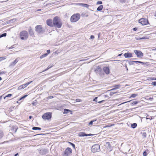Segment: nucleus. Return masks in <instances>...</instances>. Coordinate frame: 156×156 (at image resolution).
<instances>
[{"instance_id": "f257e3e1", "label": "nucleus", "mask_w": 156, "mask_h": 156, "mask_svg": "<svg viewBox=\"0 0 156 156\" xmlns=\"http://www.w3.org/2000/svg\"><path fill=\"white\" fill-rule=\"evenodd\" d=\"M62 25V22L59 17L58 16L55 17L53 20V27L59 28L61 27Z\"/></svg>"}, {"instance_id": "f03ea898", "label": "nucleus", "mask_w": 156, "mask_h": 156, "mask_svg": "<svg viewBox=\"0 0 156 156\" xmlns=\"http://www.w3.org/2000/svg\"><path fill=\"white\" fill-rule=\"evenodd\" d=\"M80 15L79 13H76L73 15L71 17L70 21L72 22H75L80 19Z\"/></svg>"}, {"instance_id": "7ed1b4c3", "label": "nucleus", "mask_w": 156, "mask_h": 156, "mask_svg": "<svg viewBox=\"0 0 156 156\" xmlns=\"http://www.w3.org/2000/svg\"><path fill=\"white\" fill-rule=\"evenodd\" d=\"M20 36L21 39L26 40L28 38V34L27 31L24 30L20 33Z\"/></svg>"}, {"instance_id": "20e7f679", "label": "nucleus", "mask_w": 156, "mask_h": 156, "mask_svg": "<svg viewBox=\"0 0 156 156\" xmlns=\"http://www.w3.org/2000/svg\"><path fill=\"white\" fill-rule=\"evenodd\" d=\"M35 30L38 34H42L44 32L42 28V26L41 25H37L35 27Z\"/></svg>"}, {"instance_id": "39448f33", "label": "nucleus", "mask_w": 156, "mask_h": 156, "mask_svg": "<svg viewBox=\"0 0 156 156\" xmlns=\"http://www.w3.org/2000/svg\"><path fill=\"white\" fill-rule=\"evenodd\" d=\"M100 151V145L98 144L93 145L91 147V151L93 153L99 152Z\"/></svg>"}, {"instance_id": "423d86ee", "label": "nucleus", "mask_w": 156, "mask_h": 156, "mask_svg": "<svg viewBox=\"0 0 156 156\" xmlns=\"http://www.w3.org/2000/svg\"><path fill=\"white\" fill-rule=\"evenodd\" d=\"M51 117V113L47 112L44 113L42 116V118L44 120H49Z\"/></svg>"}, {"instance_id": "0eeeda50", "label": "nucleus", "mask_w": 156, "mask_h": 156, "mask_svg": "<svg viewBox=\"0 0 156 156\" xmlns=\"http://www.w3.org/2000/svg\"><path fill=\"white\" fill-rule=\"evenodd\" d=\"M72 151L69 147L67 148L64 151L63 156H68L71 154Z\"/></svg>"}, {"instance_id": "6e6552de", "label": "nucleus", "mask_w": 156, "mask_h": 156, "mask_svg": "<svg viewBox=\"0 0 156 156\" xmlns=\"http://www.w3.org/2000/svg\"><path fill=\"white\" fill-rule=\"evenodd\" d=\"M139 22L142 25H147L148 23L147 19L145 18H142L139 20Z\"/></svg>"}, {"instance_id": "1a4fd4ad", "label": "nucleus", "mask_w": 156, "mask_h": 156, "mask_svg": "<svg viewBox=\"0 0 156 156\" xmlns=\"http://www.w3.org/2000/svg\"><path fill=\"white\" fill-rule=\"evenodd\" d=\"M134 52L136 55H137V57L141 58L143 56V53L141 51L136 50H134Z\"/></svg>"}, {"instance_id": "9d476101", "label": "nucleus", "mask_w": 156, "mask_h": 156, "mask_svg": "<svg viewBox=\"0 0 156 156\" xmlns=\"http://www.w3.org/2000/svg\"><path fill=\"white\" fill-rule=\"evenodd\" d=\"M47 24L48 25L51 27H53V22L52 20L50 19H48L47 20Z\"/></svg>"}, {"instance_id": "9b49d317", "label": "nucleus", "mask_w": 156, "mask_h": 156, "mask_svg": "<svg viewBox=\"0 0 156 156\" xmlns=\"http://www.w3.org/2000/svg\"><path fill=\"white\" fill-rule=\"evenodd\" d=\"M79 136L80 137H83L84 136H90L92 135L91 134H87L84 132H80L79 133Z\"/></svg>"}, {"instance_id": "f8f14e48", "label": "nucleus", "mask_w": 156, "mask_h": 156, "mask_svg": "<svg viewBox=\"0 0 156 156\" xmlns=\"http://www.w3.org/2000/svg\"><path fill=\"white\" fill-rule=\"evenodd\" d=\"M124 56L126 58H130L133 57L132 54L129 52L125 53L124 54Z\"/></svg>"}, {"instance_id": "ddd939ff", "label": "nucleus", "mask_w": 156, "mask_h": 156, "mask_svg": "<svg viewBox=\"0 0 156 156\" xmlns=\"http://www.w3.org/2000/svg\"><path fill=\"white\" fill-rule=\"evenodd\" d=\"M103 70L104 72L107 74H108L109 73V69L108 67H104L103 68Z\"/></svg>"}, {"instance_id": "4468645a", "label": "nucleus", "mask_w": 156, "mask_h": 156, "mask_svg": "<svg viewBox=\"0 0 156 156\" xmlns=\"http://www.w3.org/2000/svg\"><path fill=\"white\" fill-rule=\"evenodd\" d=\"M18 60L17 58H16L13 62L10 63V66H14L18 62Z\"/></svg>"}, {"instance_id": "2eb2a0df", "label": "nucleus", "mask_w": 156, "mask_h": 156, "mask_svg": "<svg viewBox=\"0 0 156 156\" xmlns=\"http://www.w3.org/2000/svg\"><path fill=\"white\" fill-rule=\"evenodd\" d=\"M95 71L96 73H98H98L100 75L102 73V70L101 69V68L98 67L95 70Z\"/></svg>"}, {"instance_id": "dca6fc26", "label": "nucleus", "mask_w": 156, "mask_h": 156, "mask_svg": "<svg viewBox=\"0 0 156 156\" xmlns=\"http://www.w3.org/2000/svg\"><path fill=\"white\" fill-rule=\"evenodd\" d=\"M78 4L82 7H85L87 8H88L89 5L87 4L84 3H78Z\"/></svg>"}, {"instance_id": "f3484780", "label": "nucleus", "mask_w": 156, "mask_h": 156, "mask_svg": "<svg viewBox=\"0 0 156 156\" xmlns=\"http://www.w3.org/2000/svg\"><path fill=\"white\" fill-rule=\"evenodd\" d=\"M29 33L31 36L32 37L34 36V34L33 31L32 30L31 28L30 27L28 30Z\"/></svg>"}, {"instance_id": "a211bd4d", "label": "nucleus", "mask_w": 156, "mask_h": 156, "mask_svg": "<svg viewBox=\"0 0 156 156\" xmlns=\"http://www.w3.org/2000/svg\"><path fill=\"white\" fill-rule=\"evenodd\" d=\"M120 86V85H116L114 86V88L111 89L110 90L112 91L116 89H119V88Z\"/></svg>"}, {"instance_id": "6ab92c4d", "label": "nucleus", "mask_w": 156, "mask_h": 156, "mask_svg": "<svg viewBox=\"0 0 156 156\" xmlns=\"http://www.w3.org/2000/svg\"><path fill=\"white\" fill-rule=\"evenodd\" d=\"M98 99L97 97H96L94 99L93 101H96V102H98V103H102L104 102L105 101V100H102L100 101H98L97 100V99Z\"/></svg>"}, {"instance_id": "aec40b11", "label": "nucleus", "mask_w": 156, "mask_h": 156, "mask_svg": "<svg viewBox=\"0 0 156 156\" xmlns=\"http://www.w3.org/2000/svg\"><path fill=\"white\" fill-rule=\"evenodd\" d=\"M147 38V37H135V39L136 40L144 39H146Z\"/></svg>"}, {"instance_id": "412c9836", "label": "nucleus", "mask_w": 156, "mask_h": 156, "mask_svg": "<svg viewBox=\"0 0 156 156\" xmlns=\"http://www.w3.org/2000/svg\"><path fill=\"white\" fill-rule=\"evenodd\" d=\"M81 16L82 17H87L88 16L87 12H83L81 14Z\"/></svg>"}, {"instance_id": "4be33fe9", "label": "nucleus", "mask_w": 156, "mask_h": 156, "mask_svg": "<svg viewBox=\"0 0 156 156\" xmlns=\"http://www.w3.org/2000/svg\"><path fill=\"white\" fill-rule=\"evenodd\" d=\"M103 8V5H100L97 8V10L98 11H101Z\"/></svg>"}, {"instance_id": "5701e85b", "label": "nucleus", "mask_w": 156, "mask_h": 156, "mask_svg": "<svg viewBox=\"0 0 156 156\" xmlns=\"http://www.w3.org/2000/svg\"><path fill=\"white\" fill-rule=\"evenodd\" d=\"M32 129L33 130H41V128L39 127H33L32 128Z\"/></svg>"}, {"instance_id": "b1692460", "label": "nucleus", "mask_w": 156, "mask_h": 156, "mask_svg": "<svg viewBox=\"0 0 156 156\" xmlns=\"http://www.w3.org/2000/svg\"><path fill=\"white\" fill-rule=\"evenodd\" d=\"M137 126V124L136 123H133V124H131V127L133 128H135Z\"/></svg>"}, {"instance_id": "393cba45", "label": "nucleus", "mask_w": 156, "mask_h": 156, "mask_svg": "<svg viewBox=\"0 0 156 156\" xmlns=\"http://www.w3.org/2000/svg\"><path fill=\"white\" fill-rule=\"evenodd\" d=\"M48 55V54L45 53V54H43V55H41V56L40 58L41 59H42L45 57H46Z\"/></svg>"}, {"instance_id": "a878e982", "label": "nucleus", "mask_w": 156, "mask_h": 156, "mask_svg": "<svg viewBox=\"0 0 156 156\" xmlns=\"http://www.w3.org/2000/svg\"><path fill=\"white\" fill-rule=\"evenodd\" d=\"M25 87L24 86L23 84L20 86H19L18 87V90H20L22 89H23Z\"/></svg>"}, {"instance_id": "bb28decb", "label": "nucleus", "mask_w": 156, "mask_h": 156, "mask_svg": "<svg viewBox=\"0 0 156 156\" xmlns=\"http://www.w3.org/2000/svg\"><path fill=\"white\" fill-rule=\"evenodd\" d=\"M70 111L69 110L67 109H64V114H67L69 112H70Z\"/></svg>"}, {"instance_id": "cd10ccee", "label": "nucleus", "mask_w": 156, "mask_h": 156, "mask_svg": "<svg viewBox=\"0 0 156 156\" xmlns=\"http://www.w3.org/2000/svg\"><path fill=\"white\" fill-rule=\"evenodd\" d=\"M96 121V119H95V120H92L91 121H90L89 123L88 124V126H90V125H91L93 124V122H95Z\"/></svg>"}, {"instance_id": "c85d7f7f", "label": "nucleus", "mask_w": 156, "mask_h": 156, "mask_svg": "<svg viewBox=\"0 0 156 156\" xmlns=\"http://www.w3.org/2000/svg\"><path fill=\"white\" fill-rule=\"evenodd\" d=\"M134 61H129L128 62V63L130 65L134 64Z\"/></svg>"}, {"instance_id": "c756f323", "label": "nucleus", "mask_w": 156, "mask_h": 156, "mask_svg": "<svg viewBox=\"0 0 156 156\" xmlns=\"http://www.w3.org/2000/svg\"><path fill=\"white\" fill-rule=\"evenodd\" d=\"M6 35V33L2 34L0 35V38L3 37H5Z\"/></svg>"}, {"instance_id": "7c9ffc66", "label": "nucleus", "mask_w": 156, "mask_h": 156, "mask_svg": "<svg viewBox=\"0 0 156 156\" xmlns=\"http://www.w3.org/2000/svg\"><path fill=\"white\" fill-rule=\"evenodd\" d=\"M52 67V66H48V67L47 68V69H45V70H43L42 72H44V71L48 70V69H49L51 68Z\"/></svg>"}, {"instance_id": "2f4dec72", "label": "nucleus", "mask_w": 156, "mask_h": 156, "mask_svg": "<svg viewBox=\"0 0 156 156\" xmlns=\"http://www.w3.org/2000/svg\"><path fill=\"white\" fill-rule=\"evenodd\" d=\"M68 142L70 144V145L72 146L74 148H75V145L74 144L69 142Z\"/></svg>"}, {"instance_id": "473e14b6", "label": "nucleus", "mask_w": 156, "mask_h": 156, "mask_svg": "<svg viewBox=\"0 0 156 156\" xmlns=\"http://www.w3.org/2000/svg\"><path fill=\"white\" fill-rule=\"evenodd\" d=\"M134 63H141V64H144V62H140V61H134Z\"/></svg>"}, {"instance_id": "72a5a7b5", "label": "nucleus", "mask_w": 156, "mask_h": 156, "mask_svg": "<svg viewBox=\"0 0 156 156\" xmlns=\"http://www.w3.org/2000/svg\"><path fill=\"white\" fill-rule=\"evenodd\" d=\"M148 80H156V78L154 79V77H149L148 78Z\"/></svg>"}, {"instance_id": "f704fd0d", "label": "nucleus", "mask_w": 156, "mask_h": 156, "mask_svg": "<svg viewBox=\"0 0 156 156\" xmlns=\"http://www.w3.org/2000/svg\"><path fill=\"white\" fill-rule=\"evenodd\" d=\"M137 96V94H132L131 96L130 97H132V98H134L135 97H136Z\"/></svg>"}, {"instance_id": "c9c22d12", "label": "nucleus", "mask_w": 156, "mask_h": 156, "mask_svg": "<svg viewBox=\"0 0 156 156\" xmlns=\"http://www.w3.org/2000/svg\"><path fill=\"white\" fill-rule=\"evenodd\" d=\"M3 136V132L0 131V139L2 138Z\"/></svg>"}, {"instance_id": "e433bc0d", "label": "nucleus", "mask_w": 156, "mask_h": 156, "mask_svg": "<svg viewBox=\"0 0 156 156\" xmlns=\"http://www.w3.org/2000/svg\"><path fill=\"white\" fill-rule=\"evenodd\" d=\"M142 136L144 138H145L147 136V133L145 132H144L142 133Z\"/></svg>"}, {"instance_id": "4c0bfd02", "label": "nucleus", "mask_w": 156, "mask_h": 156, "mask_svg": "<svg viewBox=\"0 0 156 156\" xmlns=\"http://www.w3.org/2000/svg\"><path fill=\"white\" fill-rule=\"evenodd\" d=\"M27 96V95H24V96H23V97H22L20 99H19V101H20V100H22V99H23L24 98H25Z\"/></svg>"}, {"instance_id": "58836bf2", "label": "nucleus", "mask_w": 156, "mask_h": 156, "mask_svg": "<svg viewBox=\"0 0 156 156\" xmlns=\"http://www.w3.org/2000/svg\"><path fill=\"white\" fill-rule=\"evenodd\" d=\"M138 103V102H137L136 101H133L132 103V105H136Z\"/></svg>"}, {"instance_id": "ea45409f", "label": "nucleus", "mask_w": 156, "mask_h": 156, "mask_svg": "<svg viewBox=\"0 0 156 156\" xmlns=\"http://www.w3.org/2000/svg\"><path fill=\"white\" fill-rule=\"evenodd\" d=\"M102 1H98L97 2V3H96V4L98 5H99V4H102Z\"/></svg>"}, {"instance_id": "a19ab883", "label": "nucleus", "mask_w": 156, "mask_h": 156, "mask_svg": "<svg viewBox=\"0 0 156 156\" xmlns=\"http://www.w3.org/2000/svg\"><path fill=\"white\" fill-rule=\"evenodd\" d=\"M147 155V152L146 151H144L143 153V156H146Z\"/></svg>"}, {"instance_id": "79ce46f5", "label": "nucleus", "mask_w": 156, "mask_h": 156, "mask_svg": "<svg viewBox=\"0 0 156 156\" xmlns=\"http://www.w3.org/2000/svg\"><path fill=\"white\" fill-rule=\"evenodd\" d=\"M32 104L34 105H36L37 104V102L36 101H33L32 102Z\"/></svg>"}, {"instance_id": "37998d69", "label": "nucleus", "mask_w": 156, "mask_h": 156, "mask_svg": "<svg viewBox=\"0 0 156 156\" xmlns=\"http://www.w3.org/2000/svg\"><path fill=\"white\" fill-rule=\"evenodd\" d=\"M151 84L153 85V86H156V82H153L151 83Z\"/></svg>"}, {"instance_id": "c03bdc74", "label": "nucleus", "mask_w": 156, "mask_h": 156, "mask_svg": "<svg viewBox=\"0 0 156 156\" xmlns=\"http://www.w3.org/2000/svg\"><path fill=\"white\" fill-rule=\"evenodd\" d=\"M107 143L108 144V146L109 147V148L110 149H111V145L110 143L109 142H107Z\"/></svg>"}, {"instance_id": "a18cd8bd", "label": "nucleus", "mask_w": 156, "mask_h": 156, "mask_svg": "<svg viewBox=\"0 0 156 156\" xmlns=\"http://www.w3.org/2000/svg\"><path fill=\"white\" fill-rule=\"evenodd\" d=\"M116 92H113V91H111L110 93V94L112 95L116 93Z\"/></svg>"}, {"instance_id": "49530a36", "label": "nucleus", "mask_w": 156, "mask_h": 156, "mask_svg": "<svg viewBox=\"0 0 156 156\" xmlns=\"http://www.w3.org/2000/svg\"><path fill=\"white\" fill-rule=\"evenodd\" d=\"M12 95L11 94H8L7 95H6L7 96V98L8 97H10Z\"/></svg>"}, {"instance_id": "de8ad7c7", "label": "nucleus", "mask_w": 156, "mask_h": 156, "mask_svg": "<svg viewBox=\"0 0 156 156\" xmlns=\"http://www.w3.org/2000/svg\"><path fill=\"white\" fill-rule=\"evenodd\" d=\"M94 38V36L91 35L90 37V39H93Z\"/></svg>"}, {"instance_id": "09e8293b", "label": "nucleus", "mask_w": 156, "mask_h": 156, "mask_svg": "<svg viewBox=\"0 0 156 156\" xmlns=\"http://www.w3.org/2000/svg\"><path fill=\"white\" fill-rule=\"evenodd\" d=\"M0 57L2 58L1 59L2 61V60L3 59H5V57Z\"/></svg>"}, {"instance_id": "8fccbe9b", "label": "nucleus", "mask_w": 156, "mask_h": 156, "mask_svg": "<svg viewBox=\"0 0 156 156\" xmlns=\"http://www.w3.org/2000/svg\"><path fill=\"white\" fill-rule=\"evenodd\" d=\"M76 102H79L80 101V100L79 99H76Z\"/></svg>"}, {"instance_id": "3c124183", "label": "nucleus", "mask_w": 156, "mask_h": 156, "mask_svg": "<svg viewBox=\"0 0 156 156\" xmlns=\"http://www.w3.org/2000/svg\"><path fill=\"white\" fill-rule=\"evenodd\" d=\"M47 54H48V55L50 53V50H48L47 51Z\"/></svg>"}, {"instance_id": "603ef678", "label": "nucleus", "mask_w": 156, "mask_h": 156, "mask_svg": "<svg viewBox=\"0 0 156 156\" xmlns=\"http://www.w3.org/2000/svg\"><path fill=\"white\" fill-rule=\"evenodd\" d=\"M153 117H150V118H146V119H149L151 120L153 119Z\"/></svg>"}, {"instance_id": "864d4df0", "label": "nucleus", "mask_w": 156, "mask_h": 156, "mask_svg": "<svg viewBox=\"0 0 156 156\" xmlns=\"http://www.w3.org/2000/svg\"><path fill=\"white\" fill-rule=\"evenodd\" d=\"M137 29L136 27H134L133 28V30L134 31L136 30Z\"/></svg>"}, {"instance_id": "5fc2aeb1", "label": "nucleus", "mask_w": 156, "mask_h": 156, "mask_svg": "<svg viewBox=\"0 0 156 156\" xmlns=\"http://www.w3.org/2000/svg\"><path fill=\"white\" fill-rule=\"evenodd\" d=\"M32 82V81H30V82H28L27 83V85H28L30 84Z\"/></svg>"}, {"instance_id": "6e6d98bb", "label": "nucleus", "mask_w": 156, "mask_h": 156, "mask_svg": "<svg viewBox=\"0 0 156 156\" xmlns=\"http://www.w3.org/2000/svg\"><path fill=\"white\" fill-rule=\"evenodd\" d=\"M23 85H24V86L25 87H26L28 86L27 83H26L25 84H24Z\"/></svg>"}, {"instance_id": "4d7b16f0", "label": "nucleus", "mask_w": 156, "mask_h": 156, "mask_svg": "<svg viewBox=\"0 0 156 156\" xmlns=\"http://www.w3.org/2000/svg\"><path fill=\"white\" fill-rule=\"evenodd\" d=\"M54 3H55V2H51L49 3H48V5H51L54 4Z\"/></svg>"}, {"instance_id": "13d9d810", "label": "nucleus", "mask_w": 156, "mask_h": 156, "mask_svg": "<svg viewBox=\"0 0 156 156\" xmlns=\"http://www.w3.org/2000/svg\"><path fill=\"white\" fill-rule=\"evenodd\" d=\"M53 96H50V97H49L48 98H49V99H51V98H53Z\"/></svg>"}, {"instance_id": "bf43d9fd", "label": "nucleus", "mask_w": 156, "mask_h": 156, "mask_svg": "<svg viewBox=\"0 0 156 156\" xmlns=\"http://www.w3.org/2000/svg\"><path fill=\"white\" fill-rule=\"evenodd\" d=\"M153 99V98H149V100H150L151 101Z\"/></svg>"}, {"instance_id": "052dcab7", "label": "nucleus", "mask_w": 156, "mask_h": 156, "mask_svg": "<svg viewBox=\"0 0 156 156\" xmlns=\"http://www.w3.org/2000/svg\"><path fill=\"white\" fill-rule=\"evenodd\" d=\"M18 155V153L16 154L14 156H17Z\"/></svg>"}, {"instance_id": "680f3d73", "label": "nucleus", "mask_w": 156, "mask_h": 156, "mask_svg": "<svg viewBox=\"0 0 156 156\" xmlns=\"http://www.w3.org/2000/svg\"><path fill=\"white\" fill-rule=\"evenodd\" d=\"M32 118V116H30L29 117V118L30 119H31Z\"/></svg>"}, {"instance_id": "e2e57ef3", "label": "nucleus", "mask_w": 156, "mask_h": 156, "mask_svg": "<svg viewBox=\"0 0 156 156\" xmlns=\"http://www.w3.org/2000/svg\"><path fill=\"white\" fill-rule=\"evenodd\" d=\"M122 54H119L118 55V56H120Z\"/></svg>"}, {"instance_id": "0e129e2a", "label": "nucleus", "mask_w": 156, "mask_h": 156, "mask_svg": "<svg viewBox=\"0 0 156 156\" xmlns=\"http://www.w3.org/2000/svg\"><path fill=\"white\" fill-rule=\"evenodd\" d=\"M7 98V96H6L4 98V99H5Z\"/></svg>"}, {"instance_id": "69168bd1", "label": "nucleus", "mask_w": 156, "mask_h": 156, "mask_svg": "<svg viewBox=\"0 0 156 156\" xmlns=\"http://www.w3.org/2000/svg\"><path fill=\"white\" fill-rule=\"evenodd\" d=\"M41 10V9H38L37 10V11H40Z\"/></svg>"}, {"instance_id": "338daca9", "label": "nucleus", "mask_w": 156, "mask_h": 156, "mask_svg": "<svg viewBox=\"0 0 156 156\" xmlns=\"http://www.w3.org/2000/svg\"><path fill=\"white\" fill-rule=\"evenodd\" d=\"M4 73V71H3V72L2 71V73Z\"/></svg>"}, {"instance_id": "774afa93", "label": "nucleus", "mask_w": 156, "mask_h": 156, "mask_svg": "<svg viewBox=\"0 0 156 156\" xmlns=\"http://www.w3.org/2000/svg\"><path fill=\"white\" fill-rule=\"evenodd\" d=\"M2 80V78L1 77H0V81L1 80Z\"/></svg>"}]
</instances>
